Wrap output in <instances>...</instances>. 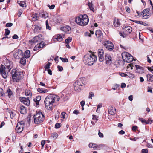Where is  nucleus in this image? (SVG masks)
<instances>
[{"label":"nucleus","instance_id":"1","mask_svg":"<svg viewBox=\"0 0 153 153\" xmlns=\"http://www.w3.org/2000/svg\"><path fill=\"white\" fill-rule=\"evenodd\" d=\"M59 97L56 95L50 94L47 96L44 101L46 108L48 110H51L53 108V104L59 101Z\"/></svg>","mask_w":153,"mask_h":153},{"label":"nucleus","instance_id":"2","mask_svg":"<svg viewBox=\"0 0 153 153\" xmlns=\"http://www.w3.org/2000/svg\"><path fill=\"white\" fill-rule=\"evenodd\" d=\"M97 56L94 54L85 55L83 57V62L85 64L92 65L97 60Z\"/></svg>","mask_w":153,"mask_h":153},{"label":"nucleus","instance_id":"3","mask_svg":"<svg viewBox=\"0 0 153 153\" xmlns=\"http://www.w3.org/2000/svg\"><path fill=\"white\" fill-rule=\"evenodd\" d=\"M75 22L79 25L85 26L88 24L89 19L86 14L80 15L76 18Z\"/></svg>","mask_w":153,"mask_h":153},{"label":"nucleus","instance_id":"4","mask_svg":"<svg viewBox=\"0 0 153 153\" xmlns=\"http://www.w3.org/2000/svg\"><path fill=\"white\" fill-rule=\"evenodd\" d=\"M34 122L35 124H39L43 122L45 119V116L39 111H36L33 116Z\"/></svg>","mask_w":153,"mask_h":153},{"label":"nucleus","instance_id":"5","mask_svg":"<svg viewBox=\"0 0 153 153\" xmlns=\"http://www.w3.org/2000/svg\"><path fill=\"white\" fill-rule=\"evenodd\" d=\"M12 79L14 82H18L22 79V73L16 70V69H13L11 72Z\"/></svg>","mask_w":153,"mask_h":153},{"label":"nucleus","instance_id":"6","mask_svg":"<svg viewBox=\"0 0 153 153\" xmlns=\"http://www.w3.org/2000/svg\"><path fill=\"white\" fill-rule=\"evenodd\" d=\"M10 65H6L5 67L2 64L1 65L0 67V72L1 75L3 77L4 79L7 78V71L9 72L10 71Z\"/></svg>","mask_w":153,"mask_h":153},{"label":"nucleus","instance_id":"7","mask_svg":"<svg viewBox=\"0 0 153 153\" xmlns=\"http://www.w3.org/2000/svg\"><path fill=\"white\" fill-rule=\"evenodd\" d=\"M122 56L123 61L126 62H131L133 60V56L128 52H125L122 53Z\"/></svg>","mask_w":153,"mask_h":153},{"label":"nucleus","instance_id":"8","mask_svg":"<svg viewBox=\"0 0 153 153\" xmlns=\"http://www.w3.org/2000/svg\"><path fill=\"white\" fill-rule=\"evenodd\" d=\"M106 62L107 64H111L114 60V58L109 53H107L105 55Z\"/></svg>","mask_w":153,"mask_h":153},{"label":"nucleus","instance_id":"9","mask_svg":"<svg viewBox=\"0 0 153 153\" xmlns=\"http://www.w3.org/2000/svg\"><path fill=\"white\" fill-rule=\"evenodd\" d=\"M74 83L77 84L76 85H78L82 87L83 86L86 84V79L85 78H81L76 81Z\"/></svg>","mask_w":153,"mask_h":153},{"label":"nucleus","instance_id":"10","mask_svg":"<svg viewBox=\"0 0 153 153\" xmlns=\"http://www.w3.org/2000/svg\"><path fill=\"white\" fill-rule=\"evenodd\" d=\"M99 59L100 61L102 62L104 59L103 56L104 51L102 49H99L98 51Z\"/></svg>","mask_w":153,"mask_h":153},{"label":"nucleus","instance_id":"11","mask_svg":"<svg viewBox=\"0 0 153 153\" xmlns=\"http://www.w3.org/2000/svg\"><path fill=\"white\" fill-rule=\"evenodd\" d=\"M104 46L108 50L111 51L114 48L113 43L109 41H106L104 44Z\"/></svg>","mask_w":153,"mask_h":153},{"label":"nucleus","instance_id":"12","mask_svg":"<svg viewBox=\"0 0 153 153\" xmlns=\"http://www.w3.org/2000/svg\"><path fill=\"white\" fill-rule=\"evenodd\" d=\"M14 56L16 59L20 58L23 56L22 51L20 50H18L13 54Z\"/></svg>","mask_w":153,"mask_h":153},{"label":"nucleus","instance_id":"13","mask_svg":"<svg viewBox=\"0 0 153 153\" xmlns=\"http://www.w3.org/2000/svg\"><path fill=\"white\" fill-rule=\"evenodd\" d=\"M60 29L61 30L68 33H70L71 32V28L70 27L67 25L62 26Z\"/></svg>","mask_w":153,"mask_h":153},{"label":"nucleus","instance_id":"14","mask_svg":"<svg viewBox=\"0 0 153 153\" xmlns=\"http://www.w3.org/2000/svg\"><path fill=\"white\" fill-rule=\"evenodd\" d=\"M41 35H39L38 36H36L32 39L29 40V42H30L31 44L35 43L37 42H39L41 40V38H40L41 36Z\"/></svg>","mask_w":153,"mask_h":153},{"label":"nucleus","instance_id":"15","mask_svg":"<svg viewBox=\"0 0 153 153\" xmlns=\"http://www.w3.org/2000/svg\"><path fill=\"white\" fill-rule=\"evenodd\" d=\"M21 101L25 105L28 106L30 104V100L28 98L25 97H20Z\"/></svg>","mask_w":153,"mask_h":153},{"label":"nucleus","instance_id":"16","mask_svg":"<svg viewBox=\"0 0 153 153\" xmlns=\"http://www.w3.org/2000/svg\"><path fill=\"white\" fill-rule=\"evenodd\" d=\"M53 40L55 42H61L63 40V38L61 35L58 34L53 38Z\"/></svg>","mask_w":153,"mask_h":153},{"label":"nucleus","instance_id":"17","mask_svg":"<svg viewBox=\"0 0 153 153\" xmlns=\"http://www.w3.org/2000/svg\"><path fill=\"white\" fill-rule=\"evenodd\" d=\"M116 113V109L113 107L110 106L108 108V114H110L112 115H114Z\"/></svg>","mask_w":153,"mask_h":153},{"label":"nucleus","instance_id":"18","mask_svg":"<svg viewBox=\"0 0 153 153\" xmlns=\"http://www.w3.org/2000/svg\"><path fill=\"white\" fill-rule=\"evenodd\" d=\"M76 84H77L76 83H74V89L75 91H77V92H79L80 91L81 89V86L78 85H76Z\"/></svg>","mask_w":153,"mask_h":153},{"label":"nucleus","instance_id":"19","mask_svg":"<svg viewBox=\"0 0 153 153\" xmlns=\"http://www.w3.org/2000/svg\"><path fill=\"white\" fill-rule=\"evenodd\" d=\"M58 137V134L55 132L51 133V136L49 137L50 140H55Z\"/></svg>","mask_w":153,"mask_h":153},{"label":"nucleus","instance_id":"20","mask_svg":"<svg viewBox=\"0 0 153 153\" xmlns=\"http://www.w3.org/2000/svg\"><path fill=\"white\" fill-rule=\"evenodd\" d=\"M23 128L24 127L20 126V125H17L16 126V130L18 133H20L23 131Z\"/></svg>","mask_w":153,"mask_h":153},{"label":"nucleus","instance_id":"21","mask_svg":"<svg viewBox=\"0 0 153 153\" xmlns=\"http://www.w3.org/2000/svg\"><path fill=\"white\" fill-rule=\"evenodd\" d=\"M20 112L22 114L26 113V108L22 105L20 107Z\"/></svg>","mask_w":153,"mask_h":153},{"label":"nucleus","instance_id":"22","mask_svg":"<svg viewBox=\"0 0 153 153\" xmlns=\"http://www.w3.org/2000/svg\"><path fill=\"white\" fill-rule=\"evenodd\" d=\"M114 25L116 27H118L120 25V23L119 19H115L114 21Z\"/></svg>","mask_w":153,"mask_h":153},{"label":"nucleus","instance_id":"23","mask_svg":"<svg viewBox=\"0 0 153 153\" xmlns=\"http://www.w3.org/2000/svg\"><path fill=\"white\" fill-rule=\"evenodd\" d=\"M39 16L41 17L45 18L48 17V14L47 13L43 12L39 13Z\"/></svg>","mask_w":153,"mask_h":153},{"label":"nucleus","instance_id":"24","mask_svg":"<svg viewBox=\"0 0 153 153\" xmlns=\"http://www.w3.org/2000/svg\"><path fill=\"white\" fill-rule=\"evenodd\" d=\"M123 29L126 30L129 33H130L132 31V28L129 26H126L123 27Z\"/></svg>","mask_w":153,"mask_h":153},{"label":"nucleus","instance_id":"25","mask_svg":"<svg viewBox=\"0 0 153 153\" xmlns=\"http://www.w3.org/2000/svg\"><path fill=\"white\" fill-rule=\"evenodd\" d=\"M147 80L149 82L153 81V75L152 74H147L146 75Z\"/></svg>","mask_w":153,"mask_h":153},{"label":"nucleus","instance_id":"26","mask_svg":"<svg viewBox=\"0 0 153 153\" xmlns=\"http://www.w3.org/2000/svg\"><path fill=\"white\" fill-rule=\"evenodd\" d=\"M41 99V97L40 96H38L36 97V98L34 99V101L36 102L37 105H39V102Z\"/></svg>","mask_w":153,"mask_h":153},{"label":"nucleus","instance_id":"27","mask_svg":"<svg viewBox=\"0 0 153 153\" xmlns=\"http://www.w3.org/2000/svg\"><path fill=\"white\" fill-rule=\"evenodd\" d=\"M37 91L39 92L43 93H47L48 91L47 89L43 88H38Z\"/></svg>","mask_w":153,"mask_h":153},{"label":"nucleus","instance_id":"28","mask_svg":"<svg viewBox=\"0 0 153 153\" xmlns=\"http://www.w3.org/2000/svg\"><path fill=\"white\" fill-rule=\"evenodd\" d=\"M102 34L101 31L100 30H96L95 32V35L97 38H99L100 36Z\"/></svg>","mask_w":153,"mask_h":153},{"label":"nucleus","instance_id":"29","mask_svg":"<svg viewBox=\"0 0 153 153\" xmlns=\"http://www.w3.org/2000/svg\"><path fill=\"white\" fill-rule=\"evenodd\" d=\"M88 5L91 10H92L93 12H94V5H93L92 2H89L88 3Z\"/></svg>","mask_w":153,"mask_h":153},{"label":"nucleus","instance_id":"30","mask_svg":"<svg viewBox=\"0 0 153 153\" xmlns=\"http://www.w3.org/2000/svg\"><path fill=\"white\" fill-rule=\"evenodd\" d=\"M24 55L25 58H29L30 56V51L28 50H26L25 52Z\"/></svg>","mask_w":153,"mask_h":153},{"label":"nucleus","instance_id":"31","mask_svg":"<svg viewBox=\"0 0 153 153\" xmlns=\"http://www.w3.org/2000/svg\"><path fill=\"white\" fill-rule=\"evenodd\" d=\"M20 59H21L20 61V63L23 65H25L26 62V59L25 58H24L23 56L22 57H21Z\"/></svg>","mask_w":153,"mask_h":153},{"label":"nucleus","instance_id":"32","mask_svg":"<svg viewBox=\"0 0 153 153\" xmlns=\"http://www.w3.org/2000/svg\"><path fill=\"white\" fill-rule=\"evenodd\" d=\"M41 29L42 28L41 27H39L37 25H36L34 28V31L35 33H37L40 30H41Z\"/></svg>","mask_w":153,"mask_h":153},{"label":"nucleus","instance_id":"33","mask_svg":"<svg viewBox=\"0 0 153 153\" xmlns=\"http://www.w3.org/2000/svg\"><path fill=\"white\" fill-rule=\"evenodd\" d=\"M6 93L7 94L9 98H10L11 95L13 94V92L10 89L7 90Z\"/></svg>","mask_w":153,"mask_h":153},{"label":"nucleus","instance_id":"34","mask_svg":"<svg viewBox=\"0 0 153 153\" xmlns=\"http://www.w3.org/2000/svg\"><path fill=\"white\" fill-rule=\"evenodd\" d=\"M144 69L143 68H140V69H137L136 72L139 74H142L144 72Z\"/></svg>","mask_w":153,"mask_h":153},{"label":"nucleus","instance_id":"35","mask_svg":"<svg viewBox=\"0 0 153 153\" xmlns=\"http://www.w3.org/2000/svg\"><path fill=\"white\" fill-rule=\"evenodd\" d=\"M17 3L20 6L22 7H24L25 6L24 5L25 4L24 1H21L19 0L17 1Z\"/></svg>","mask_w":153,"mask_h":153},{"label":"nucleus","instance_id":"36","mask_svg":"<svg viewBox=\"0 0 153 153\" xmlns=\"http://www.w3.org/2000/svg\"><path fill=\"white\" fill-rule=\"evenodd\" d=\"M25 94L27 96H31L32 95V93L31 91L30 90H25Z\"/></svg>","mask_w":153,"mask_h":153},{"label":"nucleus","instance_id":"37","mask_svg":"<svg viewBox=\"0 0 153 153\" xmlns=\"http://www.w3.org/2000/svg\"><path fill=\"white\" fill-rule=\"evenodd\" d=\"M127 73L128 74L127 75V76H128V77L130 78H134L135 76L133 74H131L128 72H127Z\"/></svg>","mask_w":153,"mask_h":153},{"label":"nucleus","instance_id":"38","mask_svg":"<svg viewBox=\"0 0 153 153\" xmlns=\"http://www.w3.org/2000/svg\"><path fill=\"white\" fill-rule=\"evenodd\" d=\"M72 40V38L70 37L68 38L65 39V42L67 44H68L69 43L71 42Z\"/></svg>","mask_w":153,"mask_h":153},{"label":"nucleus","instance_id":"39","mask_svg":"<svg viewBox=\"0 0 153 153\" xmlns=\"http://www.w3.org/2000/svg\"><path fill=\"white\" fill-rule=\"evenodd\" d=\"M60 59L62 60V61L64 62H68V59L66 58H62L61 57H60Z\"/></svg>","mask_w":153,"mask_h":153},{"label":"nucleus","instance_id":"40","mask_svg":"<svg viewBox=\"0 0 153 153\" xmlns=\"http://www.w3.org/2000/svg\"><path fill=\"white\" fill-rule=\"evenodd\" d=\"M46 28L47 29H48L49 30H50L51 29V27L49 26V24H48V20H46Z\"/></svg>","mask_w":153,"mask_h":153},{"label":"nucleus","instance_id":"41","mask_svg":"<svg viewBox=\"0 0 153 153\" xmlns=\"http://www.w3.org/2000/svg\"><path fill=\"white\" fill-rule=\"evenodd\" d=\"M139 119L140 121L141 122L143 123L144 124H146V120H145V119L142 118H139Z\"/></svg>","mask_w":153,"mask_h":153},{"label":"nucleus","instance_id":"42","mask_svg":"<svg viewBox=\"0 0 153 153\" xmlns=\"http://www.w3.org/2000/svg\"><path fill=\"white\" fill-rule=\"evenodd\" d=\"M51 65V63L50 62H48V63L46 65L45 68V70H46L47 69H49L48 68H50V65Z\"/></svg>","mask_w":153,"mask_h":153},{"label":"nucleus","instance_id":"43","mask_svg":"<svg viewBox=\"0 0 153 153\" xmlns=\"http://www.w3.org/2000/svg\"><path fill=\"white\" fill-rule=\"evenodd\" d=\"M24 124L25 123L24 121H21V122L18 123L17 125H20V126L24 128Z\"/></svg>","mask_w":153,"mask_h":153},{"label":"nucleus","instance_id":"44","mask_svg":"<svg viewBox=\"0 0 153 153\" xmlns=\"http://www.w3.org/2000/svg\"><path fill=\"white\" fill-rule=\"evenodd\" d=\"M152 122V120H151L150 118H149L148 120H146V124H151Z\"/></svg>","mask_w":153,"mask_h":153},{"label":"nucleus","instance_id":"45","mask_svg":"<svg viewBox=\"0 0 153 153\" xmlns=\"http://www.w3.org/2000/svg\"><path fill=\"white\" fill-rule=\"evenodd\" d=\"M10 33V31L9 30L8 28L5 29V33L4 35L5 36H7L9 35Z\"/></svg>","mask_w":153,"mask_h":153},{"label":"nucleus","instance_id":"46","mask_svg":"<svg viewBox=\"0 0 153 153\" xmlns=\"http://www.w3.org/2000/svg\"><path fill=\"white\" fill-rule=\"evenodd\" d=\"M61 125L60 123H57L55 125V128L56 129L58 128L61 127Z\"/></svg>","mask_w":153,"mask_h":153},{"label":"nucleus","instance_id":"47","mask_svg":"<svg viewBox=\"0 0 153 153\" xmlns=\"http://www.w3.org/2000/svg\"><path fill=\"white\" fill-rule=\"evenodd\" d=\"M45 44L43 42H41L40 44L38 46L39 48H43L45 45Z\"/></svg>","mask_w":153,"mask_h":153},{"label":"nucleus","instance_id":"48","mask_svg":"<svg viewBox=\"0 0 153 153\" xmlns=\"http://www.w3.org/2000/svg\"><path fill=\"white\" fill-rule=\"evenodd\" d=\"M150 9L149 8H147L146 9H145L143 10V12L145 14L146 13H148Z\"/></svg>","mask_w":153,"mask_h":153},{"label":"nucleus","instance_id":"49","mask_svg":"<svg viewBox=\"0 0 153 153\" xmlns=\"http://www.w3.org/2000/svg\"><path fill=\"white\" fill-rule=\"evenodd\" d=\"M4 93V91L3 89L0 88V96H3Z\"/></svg>","mask_w":153,"mask_h":153},{"label":"nucleus","instance_id":"50","mask_svg":"<svg viewBox=\"0 0 153 153\" xmlns=\"http://www.w3.org/2000/svg\"><path fill=\"white\" fill-rule=\"evenodd\" d=\"M13 25V23H8L6 25V26L7 27H10Z\"/></svg>","mask_w":153,"mask_h":153},{"label":"nucleus","instance_id":"51","mask_svg":"<svg viewBox=\"0 0 153 153\" xmlns=\"http://www.w3.org/2000/svg\"><path fill=\"white\" fill-rule=\"evenodd\" d=\"M57 67L59 71H62L63 70V67L61 66L58 65Z\"/></svg>","mask_w":153,"mask_h":153},{"label":"nucleus","instance_id":"52","mask_svg":"<svg viewBox=\"0 0 153 153\" xmlns=\"http://www.w3.org/2000/svg\"><path fill=\"white\" fill-rule=\"evenodd\" d=\"M98 117L97 116L94 115H93L92 119L94 120H96V121H97L98 120Z\"/></svg>","mask_w":153,"mask_h":153},{"label":"nucleus","instance_id":"53","mask_svg":"<svg viewBox=\"0 0 153 153\" xmlns=\"http://www.w3.org/2000/svg\"><path fill=\"white\" fill-rule=\"evenodd\" d=\"M119 74L121 76L123 77H126L127 76V74H125L124 73H120Z\"/></svg>","mask_w":153,"mask_h":153},{"label":"nucleus","instance_id":"54","mask_svg":"<svg viewBox=\"0 0 153 153\" xmlns=\"http://www.w3.org/2000/svg\"><path fill=\"white\" fill-rule=\"evenodd\" d=\"M73 113L74 114L78 115L79 114V111H78L77 110H75L74 111Z\"/></svg>","mask_w":153,"mask_h":153},{"label":"nucleus","instance_id":"55","mask_svg":"<svg viewBox=\"0 0 153 153\" xmlns=\"http://www.w3.org/2000/svg\"><path fill=\"white\" fill-rule=\"evenodd\" d=\"M48 6L50 9H53L55 8V5H52L51 6L48 5Z\"/></svg>","mask_w":153,"mask_h":153},{"label":"nucleus","instance_id":"56","mask_svg":"<svg viewBox=\"0 0 153 153\" xmlns=\"http://www.w3.org/2000/svg\"><path fill=\"white\" fill-rule=\"evenodd\" d=\"M148 69L151 72L153 73V66L148 67Z\"/></svg>","mask_w":153,"mask_h":153},{"label":"nucleus","instance_id":"57","mask_svg":"<svg viewBox=\"0 0 153 153\" xmlns=\"http://www.w3.org/2000/svg\"><path fill=\"white\" fill-rule=\"evenodd\" d=\"M94 95V93L93 92H90L89 93V98L92 99V97Z\"/></svg>","mask_w":153,"mask_h":153},{"label":"nucleus","instance_id":"58","mask_svg":"<svg viewBox=\"0 0 153 153\" xmlns=\"http://www.w3.org/2000/svg\"><path fill=\"white\" fill-rule=\"evenodd\" d=\"M38 17L36 14H35L33 17V19H35V20H37L38 19Z\"/></svg>","mask_w":153,"mask_h":153},{"label":"nucleus","instance_id":"59","mask_svg":"<svg viewBox=\"0 0 153 153\" xmlns=\"http://www.w3.org/2000/svg\"><path fill=\"white\" fill-rule=\"evenodd\" d=\"M66 114V113L65 112H62L61 114V115L62 116V118H65V114Z\"/></svg>","mask_w":153,"mask_h":153},{"label":"nucleus","instance_id":"60","mask_svg":"<svg viewBox=\"0 0 153 153\" xmlns=\"http://www.w3.org/2000/svg\"><path fill=\"white\" fill-rule=\"evenodd\" d=\"M142 153H148V151L147 149H143L142 150Z\"/></svg>","mask_w":153,"mask_h":153},{"label":"nucleus","instance_id":"61","mask_svg":"<svg viewBox=\"0 0 153 153\" xmlns=\"http://www.w3.org/2000/svg\"><path fill=\"white\" fill-rule=\"evenodd\" d=\"M98 134L100 137H103V136H104L103 134V133L100 132V131H99V132Z\"/></svg>","mask_w":153,"mask_h":153},{"label":"nucleus","instance_id":"62","mask_svg":"<svg viewBox=\"0 0 153 153\" xmlns=\"http://www.w3.org/2000/svg\"><path fill=\"white\" fill-rule=\"evenodd\" d=\"M22 13V11L21 10H19L18 13V15L19 17H20Z\"/></svg>","mask_w":153,"mask_h":153},{"label":"nucleus","instance_id":"63","mask_svg":"<svg viewBox=\"0 0 153 153\" xmlns=\"http://www.w3.org/2000/svg\"><path fill=\"white\" fill-rule=\"evenodd\" d=\"M137 127L136 126H133L132 127V130L134 131H135L137 128Z\"/></svg>","mask_w":153,"mask_h":153},{"label":"nucleus","instance_id":"64","mask_svg":"<svg viewBox=\"0 0 153 153\" xmlns=\"http://www.w3.org/2000/svg\"><path fill=\"white\" fill-rule=\"evenodd\" d=\"M126 86V84L125 83H122L121 84V87L122 88H125Z\"/></svg>","mask_w":153,"mask_h":153}]
</instances>
